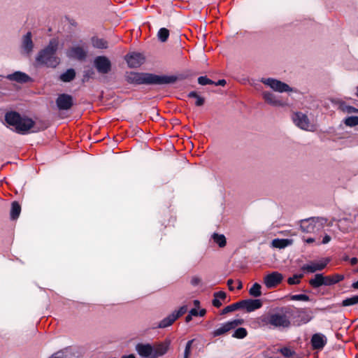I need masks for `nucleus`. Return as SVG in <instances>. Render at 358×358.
Instances as JSON below:
<instances>
[{"label": "nucleus", "instance_id": "3c124183", "mask_svg": "<svg viewBox=\"0 0 358 358\" xmlns=\"http://www.w3.org/2000/svg\"><path fill=\"white\" fill-rule=\"evenodd\" d=\"M346 111L348 113H354V112H357L358 113V109H356L353 106H347Z\"/></svg>", "mask_w": 358, "mask_h": 358}, {"label": "nucleus", "instance_id": "f3484780", "mask_svg": "<svg viewBox=\"0 0 358 358\" xmlns=\"http://www.w3.org/2000/svg\"><path fill=\"white\" fill-rule=\"evenodd\" d=\"M170 344L171 341L169 340H166L164 342L154 345L153 357L152 358H158L165 355L169 348Z\"/></svg>", "mask_w": 358, "mask_h": 358}, {"label": "nucleus", "instance_id": "cd10ccee", "mask_svg": "<svg viewBox=\"0 0 358 358\" xmlns=\"http://www.w3.org/2000/svg\"><path fill=\"white\" fill-rule=\"evenodd\" d=\"M212 238L213 241L216 243L220 248L224 247L227 244L226 238L223 234H218L217 233H214L212 235Z\"/></svg>", "mask_w": 358, "mask_h": 358}, {"label": "nucleus", "instance_id": "c756f323", "mask_svg": "<svg viewBox=\"0 0 358 358\" xmlns=\"http://www.w3.org/2000/svg\"><path fill=\"white\" fill-rule=\"evenodd\" d=\"M241 304L240 303V301L236 303H234L231 305H229V306H226L224 309H222V310L221 312V315H225L229 313L237 310L238 309H241Z\"/></svg>", "mask_w": 358, "mask_h": 358}, {"label": "nucleus", "instance_id": "09e8293b", "mask_svg": "<svg viewBox=\"0 0 358 358\" xmlns=\"http://www.w3.org/2000/svg\"><path fill=\"white\" fill-rule=\"evenodd\" d=\"M226 83H227L226 80L224 79H222V80H219L217 83L215 82V83L213 85H215L216 86H218V85L224 86L226 85Z\"/></svg>", "mask_w": 358, "mask_h": 358}, {"label": "nucleus", "instance_id": "4468645a", "mask_svg": "<svg viewBox=\"0 0 358 358\" xmlns=\"http://www.w3.org/2000/svg\"><path fill=\"white\" fill-rule=\"evenodd\" d=\"M241 309H245L247 312L250 313L262 308L263 303L260 299H245L240 301Z\"/></svg>", "mask_w": 358, "mask_h": 358}, {"label": "nucleus", "instance_id": "bb28decb", "mask_svg": "<svg viewBox=\"0 0 358 358\" xmlns=\"http://www.w3.org/2000/svg\"><path fill=\"white\" fill-rule=\"evenodd\" d=\"M293 241L292 239H274L272 242L273 247L282 249L292 244Z\"/></svg>", "mask_w": 358, "mask_h": 358}, {"label": "nucleus", "instance_id": "4be33fe9", "mask_svg": "<svg viewBox=\"0 0 358 358\" xmlns=\"http://www.w3.org/2000/svg\"><path fill=\"white\" fill-rule=\"evenodd\" d=\"M22 48L27 54H30L34 49V43L31 39V33L27 32L22 40Z\"/></svg>", "mask_w": 358, "mask_h": 358}, {"label": "nucleus", "instance_id": "6ab92c4d", "mask_svg": "<svg viewBox=\"0 0 358 358\" xmlns=\"http://www.w3.org/2000/svg\"><path fill=\"white\" fill-rule=\"evenodd\" d=\"M68 56L79 61H83L87 57V51L80 46L73 47L69 50Z\"/></svg>", "mask_w": 358, "mask_h": 358}, {"label": "nucleus", "instance_id": "a18cd8bd", "mask_svg": "<svg viewBox=\"0 0 358 358\" xmlns=\"http://www.w3.org/2000/svg\"><path fill=\"white\" fill-rule=\"evenodd\" d=\"M212 303L216 308H220L222 306V303H221L220 300H219L218 299H217L215 297H214V299H213Z\"/></svg>", "mask_w": 358, "mask_h": 358}, {"label": "nucleus", "instance_id": "603ef678", "mask_svg": "<svg viewBox=\"0 0 358 358\" xmlns=\"http://www.w3.org/2000/svg\"><path fill=\"white\" fill-rule=\"evenodd\" d=\"M94 73L92 70L87 71L85 72L84 77L85 78H86V77L91 78Z\"/></svg>", "mask_w": 358, "mask_h": 358}, {"label": "nucleus", "instance_id": "9b49d317", "mask_svg": "<svg viewBox=\"0 0 358 358\" xmlns=\"http://www.w3.org/2000/svg\"><path fill=\"white\" fill-rule=\"evenodd\" d=\"M283 276L281 273L275 271L266 275L264 278V283L267 288H274L281 283Z\"/></svg>", "mask_w": 358, "mask_h": 358}, {"label": "nucleus", "instance_id": "5fc2aeb1", "mask_svg": "<svg viewBox=\"0 0 358 358\" xmlns=\"http://www.w3.org/2000/svg\"><path fill=\"white\" fill-rule=\"evenodd\" d=\"M206 309H201L199 311V316L203 317L206 315Z\"/></svg>", "mask_w": 358, "mask_h": 358}, {"label": "nucleus", "instance_id": "bf43d9fd", "mask_svg": "<svg viewBox=\"0 0 358 358\" xmlns=\"http://www.w3.org/2000/svg\"><path fill=\"white\" fill-rule=\"evenodd\" d=\"M352 287L355 289H358V280L352 284Z\"/></svg>", "mask_w": 358, "mask_h": 358}, {"label": "nucleus", "instance_id": "37998d69", "mask_svg": "<svg viewBox=\"0 0 358 358\" xmlns=\"http://www.w3.org/2000/svg\"><path fill=\"white\" fill-rule=\"evenodd\" d=\"M213 296L218 299L219 300H224L227 297V294L223 291H219L217 292H215L213 294Z\"/></svg>", "mask_w": 358, "mask_h": 358}, {"label": "nucleus", "instance_id": "5701e85b", "mask_svg": "<svg viewBox=\"0 0 358 358\" xmlns=\"http://www.w3.org/2000/svg\"><path fill=\"white\" fill-rule=\"evenodd\" d=\"M345 278L344 275L334 273L330 275H324L325 286H331L343 281Z\"/></svg>", "mask_w": 358, "mask_h": 358}, {"label": "nucleus", "instance_id": "c03bdc74", "mask_svg": "<svg viewBox=\"0 0 358 358\" xmlns=\"http://www.w3.org/2000/svg\"><path fill=\"white\" fill-rule=\"evenodd\" d=\"M201 282V279L198 276H193L191 279V285L193 286L198 285Z\"/></svg>", "mask_w": 358, "mask_h": 358}, {"label": "nucleus", "instance_id": "4c0bfd02", "mask_svg": "<svg viewBox=\"0 0 358 358\" xmlns=\"http://www.w3.org/2000/svg\"><path fill=\"white\" fill-rule=\"evenodd\" d=\"M303 277V274H295L292 277L287 279V283L289 285H298L300 283V279Z\"/></svg>", "mask_w": 358, "mask_h": 358}, {"label": "nucleus", "instance_id": "20e7f679", "mask_svg": "<svg viewBox=\"0 0 358 358\" xmlns=\"http://www.w3.org/2000/svg\"><path fill=\"white\" fill-rule=\"evenodd\" d=\"M6 122L15 127V131L20 134H26L34 127V121L27 117H22L17 112L10 111L6 113Z\"/></svg>", "mask_w": 358, "mask_h": 358}, {"label": "nucleus", "instance_id": "7ed1b4c3", "mask_svg": "<svg viewBox=\"0 0 358 358\" xmlns=\"http://www.w3.org/2000/svg\"><path fill=\"white\" fill-rule=\"evenodd\" d=\"M59 42L57 39L52 38L48 45L40 50L36 57V62L40 65L47 67L55 68L59 62V58L56 55L58 50Z\"/></svg>", "mask_w": 358, "mask_h": 358}, {"label": "nucleus", "instance_id": "72a5a7b5", "mask_svg": "<svg viewBox=\"0 0 358 358\" xmlns=\"http://www.w3.org/2000/svg\"><path fill=\"white\" fill-rule=\"evenodd\" d=\"M92 44L96 48L104 49L108 48V43L103 38H93Z\"/></svg>", "mask_w": 358, "mask_h": 358}, {"label": "nucleus", "instance_id": "c9c22d12", "mask_svg": "<svg viewBox=\"0 0 358 358\" xmlns=\"http://www.w3.org/2000/svg\"><path fill=\"white\" fill-rule=\"evenodd\" d=\"M157 36L161 42H166L169 36V29L166 28H161L157 33Z\"/></svg>", "mask_w": 358, "mask_h": 358}, {"label": "nucleus", "instance_id": "e2e57ef3", "mask_svg": "<svg viewBox=\"0 0 358 358\" xmlns=\"http://www.w3.org/2000/svg\"><path fill=\"white\" fill-rule=\"evenodd\" d=\"M343 260H344V261H348V260H349V257H348V256H345V257L343 258Z\"/></svg>", "mask_w": 358, "mask_h": 358}, {"label": "nucleus", "instance_id": "6e6d98bb", "mask_svg": "<svg viewBox=\"0 0 358 358\" xmlns=\"http://www.w3.org/2000/svg\"><path fill=\"white\" fill-rule=\"evenodd\" d=\"M315 241V240L313 238H308L307 239L305 240V242L307 243H314Z\"/></svg>", "mask_w": 358, "mask_h": 358}, {"label": "nucleus", "instance_id": "e433bc0d", "mask_svg": "<svg viewBox=\"0 0 358 358\" xmlns=\"http://www.w3.org/2000/svg\"><path fill=\"white\" fill-rule=\"evenodd\" d=\"M344 123L348 127H355L358 125V116H350L345 119Z\"/></svg>", "mask_w": 358, "mask_h": 358}, {"label": "nucleus", "instance_id": "0eeeda50", "mask_svg": "<svg viewBox=\"0 0 358 358\" xmlns=\"http://www.w3.org/2000/svg\"><path fill=\"white\" fill-rule=\"evenodd\" d=\"M94 66L100 74H108L111 71L112 64L106 56H97L93 62Z\"/></svg>", "mask_w": 358, "mask_h": 358}, {"label": "nucleus", "instance_id": "c85d7f7f", "mask_svg": "<svg viewBox=\"0 0 358 358\" xmlns=\"http://www.w3.org/2000/svg\"><path fill=\"white\" fill-rule=\"evenodd\" d=\"M277 351L285 358H293L296 355V352L289 347L279 348Z\"/></svg>", "mask_w": 358, "mask_h": 358}, {"label": "nucleus", "instance_id": "864d4df0", "mask_svg": "<svg viewBox=\"0 0 358 358\" xmlns=\"http://www.w3.org/2000/svg\"><path fill=\"white\" fill-rule=\"evenodd\" d=\"M350 262L351 265L354 266L357 264L358 259L357 257H352L350 259Z\"/></svg>", "mask_w": 358, "mask_h": 358}, {"label": "nucleus", "instance_id": "39448f33", "mask_svg": "<svg viewBox=\"0 0 358 358\" xmlns=\"http://www.w3.org/2000/svg\"><path fill=\"white\" fill-rule=\"evenodd\" d=\"M327 220L323 217H310L301 220L300 228L305 233H317L327 224Z\"/></svg>", "mask_w": 358, "mask_h": 358}, {"label": "nucleus", "instance_id": "a19ab883", "mask_svg": "<svg viewBox=\"0 0 358 358\" xmlns=\"http://www.w3.org/2000/svg\"><path fill=\"white\" fill-rule=\"evenodd\" d=\"M194 340L192 339V340H189L187 342L185 348V352H184L185 357H189V355L191 354L192 345V343H194Z\"/></svg>", "mask_w": 358, "mask_h": 358}, {"label": "nucleus", "instance_id": "dca6fc26", "mask_svg": "<svg viewBox=\"0 0 358 358\" xmlns=\"http://www.w3.org/2000/svg\"><path fill=\"white\" fill-rule=\"evenodd\" d=\"M293 121L297 127L304 130H308L310 126L307 115L300 112L294 115Z\"/></svg>", "mask_w": 358, "mask_h": 358}, {"label": "nucleus", "instance_id": "473e14b6", "mask_svg": "<svg viewBox=\"0 0 358 358\" xmlns=\"http://www.w3.org/2000/svg\"><path fill=\"white\" fill-rule=\"evenodd\" d=\"M261 288L262 286L259 283L255 282L250 287L249 294L254 297H259L262 295Z\"/></svg>", "mask_w": 358, "mask_h": 358}, {"label": "nucleus", "instance_id": "052dcab7", "mask_svg": "<svg viewBox=\"0 0 358 358\" xmlns=\"http://www.w3.org/2000/svg\"><path fill=\"white\" fill-rule=\"evenodd\" d=\"M122 358H136V357H135L134 355L131 354V355H127V356H123V357H122Z\"/></svg>", "mask_w": 358, "mask_h": 358}, {"label": "nucleus", "instance_id": "79ce46f5", "mask_svg": "<svg viewBox=\"0 0 358 358\" xmlns=\"http://www.w3.org/2000/svg\"><path fill=\"white\" fill-rule=\"evenodd\" d=\"M50 358H69V356L66 352L59 351L53 354Z\"/></svg>", "mask_w": 358, "mask_h": 358}, {"label": "nucleus", "instance_id": "58836bf2", "mask_svg": "<svg viewBox=\"0 0 358 358\" xmlns=\"http://www.w3.org/2000/svg\"><path fill=\"white\" fill-rule=\"evenodd\" d=\"M290 299L292 301H309L310 300V297L308 295L303 294L292 295L290 296Z\"/></svg>", "mask_w": 358, "mask_h": 358}, {"label": "nucleus", "instance_id": "ea45409f", "mask_svg": "<svg viewBox=\"0 0 358 358\" xmlns=\"http://www.w3.org/2000/svg\"><path fill=\"white\" fill-rule=\"evenodd\" d=\"M198 83L201 85H213L215 83L214 81L209 79L206 76H200L198 78Z\"/></svg>", "mask_w": 358, "mask_h": 358}, {"label": "nucleus", "instance_id": "a878e982", "mask_svg": "<svg viewBox=\"0 0 358 358\" xmlns=\"http://www.w3.org/2000/svg\"><path fill=\"white\" fill-rule=\"evenodd\" d=\"M20 213L21 206L20 203L17 201L12 202L10 213V219L13 220H17L19 217Z\"/></svg>", "mask_w": 358, "mask_h": 358}, {"label": "nucleus", "instance_id": "f8f14e48", "mask_svg": "<svg viewBox=\"0 0 358 358\" xmlns=\"http://www.w3.org/2000/svg\"><path fill=\"white\" fill-rule=\"evenodd\" d=\"M329 259H323L318 262H312L310 264H304L301 267V270L308 273H315L318 271H322L329 264Z\"/></svg>", "mask_w": 358, "mask_h": 358}, {"label": "nucleus", "instance_id": "0e129e2a", "mask_svg": "<svg viewBox=\"0 0 358 358\" xmlns=\"http://www.w3.org/2000/svg\"><path fill=\"white\" fill-rule=\"evenodd\" d=\"M183 358H189V357H185V356H184V357H183Z\"/></svg>", "mask_w": 358, "mask_h": 358}, {"label": "nucleus", "instance_id": "6e6552de", "mask_svg": "<svg viewBox=\"0 0 358 358\" xmlns=\"http://www.w3.org/2000/svg\"><path fill=\"white\" fill-rule=\"evenodd\" d=\"M261 82L279 92H291L292 89L286 83L274 78H262Z\"/></svg>", "mask_w": 358, "mask_h": 358}, {"label": "nucleus", "instance_id": "aec40b11", "mask_svg": "<svg viewBox=\"0 0 358 358\" xmlns=\"http://www.w3.org/2000/svg\"><path fill=\"white\" fill-rule=\"evenodd\" d=\"M265 102L273 106H282L285 103L278 99L275 94L269 92H264L262 94Z\"/></svg>", "mask_w": 358, "mask_h": 358}, {"label": "nucleus", "instance_id": "680f3d73", "mask_svg": "<svg viewBox=\"0 0 358 358\" xmlns=\"http://www.w3.org/2000/svg\"><path fill=\"white\" fill-rule=\"evenodd\" d=\"M194 305L195 306H199L200 305V302H199V300H194Z\"/></svg>", "mask_w": 358, "mask_h": 358}, {"label": "nucleus", "instance_id": "f257e3e1", "mask_svg": "<svg viewBox=\"0 0 358 358\" xmlns=\"http://www.w3.org/2000/svg\"><path fill=\"white\" fill-rule=\"evenodd\" d=\"M124 80L127 83L139 85H166L172 84L177 81L176 76H158L149 73H138L127 71L124 74Z\"/></svg>", "mask_w": 358, "mask_h": 358}, {"label": "nucleus", "instance_id": "f704fd0d", "mask_svg": "<svg viewBox=\"0 0 358 358\" xmlns=\"http://www.w3.org/2000/svg\"><path fill=\"white\" fill-rule=\"evenodd\" d=\"M247 335L248 331L246 329L243 327H239L234 331V334H232V337L238 339H243L245 338Z\"/></svg>", "mask_w": 358, "mask_h": 358}, {"label": "nucleus", "instance_id": "de8ad7c7", "mask_svg": "<svg viewBox=\"0 0 358 358\" xmlns=\"http://www.w3.org/2000/svg\"><path fill=\"white\" fill-rule=\"evenodd\" d=\"M234 280L232 279H229L227 282V286L230 291H233L234 289V287L232 286Z\"/></svg>", "mask_w": 358, "mask_h": 358}, {"label": "nucleus", "instance_id": "393cba45", "mask_svg": "<svg viewBox=\"0 0 358 358\" xmlns=\"http://www.w3.org/2000/svg\"><path fill=\"white\" fill-rule=\"evenodd\" d=\"M76 78V71L73 69H69L64 73H62L59 79L64 83L72 81Z\"/></svg>", "mask_w": 358, "mask_h": 358}, {"label": "nucleus", "instance_id": "49530a36", "mask_svg": "<svg viewBox=\"0 0 358 358\" xmlns=\"http://www.w3.org/2000/svg\"><path fill=\"white\" fill-rule=\"evenodd\" d=\"M331 236H329L328 234H326L324 237H323V239L321 243H317V245H320L321 243L322 244H327L330 241H331Z\"/></svg>", "mask_w": 358, "mask_h": 358}, {"label": "nucleus", "instance_id": "1a4fd4ad", "mask_svg": "<svg viewBox=\"0 0 358 358\" xmlns=\"http://www.w3.org/2000/svg\"><path fill=\"white\" fill-rule=\"evenodd\" d=\"M243 319H236L231 321H229L216 329H215L213 332V336L214 337L220 336L224 335L231 329H235L238 325H241L243 323Z\"/></svg>", "mask_w": 358, "mask_h": 358}, {"label": "nucleus", "instance_id": "69168bd1", "mask_svg": "<svg viewBox=\"0 0 358 358\" xmlns=\"http://www.w3.org/2000/svg\"><path fill=\"white\" fill-rule=\"evenodd\" d=\"M357 272H358V268H357Z\"/></svg>", "mask_w": 358, "mask_h": 358}, {"label": "nucleus", "instance_id": "2f4dec72", "mask_svg": "<svg viewBox=\"0 0 358 358\" xmlns=\"http://www.w3.org/2000/svg\"><path fill=\"white\" fill-rule=\"evenodd\" d=\"M358 304V295H354L351 297L343 299L341 302V306L343 307L351 306Z\"/></svg>", "mask_w": 358, "mask_h": 358}, {"label": "nucleus", "instance_id": "2eb2a0df", "mask_svg": "<svg viewBox=\"0 0 358 358\" xmlns=\"http://www.w3.org/2000/svg\"><path fill=\"white\" fill-rule=\"evenodd\" d=\"M327 343L325 336L317 333L313 335L310 343L313 350H322Z\"/></svg>", "mask_w": 358, "mask_h": 358}, {"label": "nucleus", "instance_id": "13d9d810", "mask_svg": "<svg viewBox=\"0 0 358 358\" xmlns=\"http://www.w3.org/2000/svg\"><path fill=\"white\" fill-rule=\"evenodd\" d=\"M243 288V284L241 280H238L237 289L241 290Z\"/></svg>", "mask_w": 358, "mask_h": 358}, {"label": "nucleus", "instance_id": "423d86ee", "mask_svg": "<svg viewBox=\"0 0 358 358\" xmlns=\"http://www.w3.org/2000/svg\"><path fill=\"white\" fill-rule=\"evenodd\" d=\"M187 311V306H182L178 310H174L171 314L162 320L157 328L164 329L171 326L176 320L183 315Z\"/></svg>", "mask_w": 358, "mask_h": 358}, {"label": "nucleus", "instance_id": "f03ea898", "mask_svg": "<svg viewBox=\"0 0 358 358\" xmlns=\"http://www.w3.org/2000/svg\"><path fill=\"white\" fill-rule=\"evenodd\" d=\"M293 315V310L290 307H282L277 312L269 313L261 317V323L264 326L270 325L273 328L287 329L291 326L290 317Z\"/></svg>", "mask_w": 358, "mask_h": 358}, {"label": "nucleus", "instance_id": "a211bd4d", "mask_svg": "<svg viewBox=\"0 0 358 358\" xmlns=\"http://www.w3.org/2000/svg\"><path fill=\"white\" fill-rule=\"evenodd\" d=\"M136 350L138 355L143 357H153V347L150 344L138 343L136 347Z\"/></svg>", "mask_w": 358, "mask_h": 358}, {"label": "nucleus", "instance_id": "8fccbe9b", "mask_svg": "<svg viewBox=\"0 0 358 358\" xmlns=\"http://www.w3.org/2000/svg\"><path fill=\"white\" fill-rule=\"evenodd\" d=\"M189 313L192 316H194V317L199 316V311L196 308L191 309L190 311L189 312Z\"/></svg>", "mask_w": 358, "mask_h": 358}, {"label": "nucleus", "instance_id": "ddd939ff", "mask_svg": "<svg viewBox=\"0 0 358 358\" xmlns=\"http://www.w3.org/2000/svg\"><path fill=\"white\" fill-rule=\"evenodd\" d=\"M125 60L130 68H138L143 64L145 57L138 52H133L125 56Z\"/></svg>", "mask_w": 358, "mask_h": 358}, {"label": "nucleus", "instance_id": "9d476101", "mask_svg": "<svg viewBox=\"0 0 358 358\" xmlns=\"http://www.w3.org/2000/svg\"><path fill=\"white\" fill-rule=\"evenodd\" d=\"M56 105L59 110H68L73 106V98L68 94H60L56 99Z\"/></svg>", "mask_w": 358, "mask_h": 358}, {"label": "nucleus", "instance_id": "7c9ffc66", "mask_svg": "<svg viewBox=\"0 0 358 358\" xmlns=\"http://www.w3.org/2000/svg\"><path fill=\"white\" fill-rule=\"evenodd\" d=\"M187 96L189 98H195L196 99V102H195V105L196 106H202L204 103H205V99L201 96H199L198 94V93L195 91H192L190 92L188 94H187Z\"/></svg>", "mask_w": 358, "mask_h": 358}, {"label": "nucleus", "instance_id": "4d7b16f0", "mask_svg": "<svg viewBox=\"0 0 358 358\" xmlns=\"http://www.w3.org/2000/svg\"><path fill=\"white\" fill-rule=\"evenodd\" d=\"M192 320V316L189 313V314L185 317V322H189Z\"/></svg>", "mask_w": 358, "mask_h": 358}, {"label": "nucleus", "instance_id": "b1692460", "mask_svg": "<svg viewBox=\"0 0 358 358\" xmlns=\"http://www.w3.org/2000/svg\"><path fill=\"white\" fill-rule=\"evenodd\" d=\"M309 285L313 288H318L322 285L325 286L324 275L322 273H317L313 278L309 280Z\"/></svg>", "mask_w": 358, "mask_h": 358}, {"label": "nucleus", "instance_id": "412c9836", "mask_svg": "<svg viewBox=\"0 0 358 358\" xmlns=\"http://www.w3.org/2000/svg\"><path fill=\"white\" fill-rule=\"evenodd\" d=\"M6 78L9 80L16 81L19 83H27L31 80V78L25 73L15 71L13 73L8 74Z\"/></svg>", "mask_w": 358, "mask_h": 358}]
</instances>
